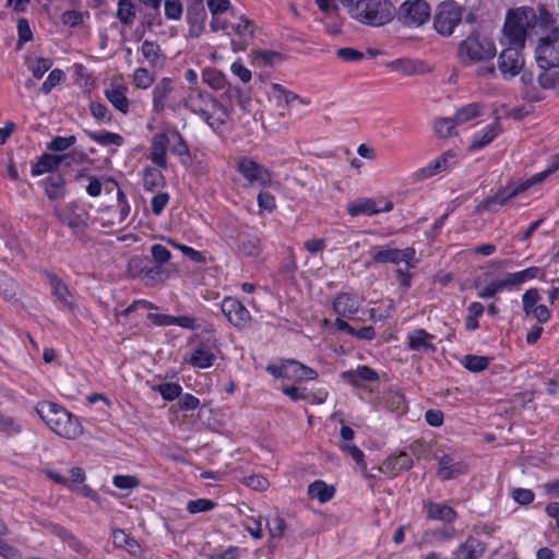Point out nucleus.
Returning <instances> with one entry per match:
<instances>
[{
  "label": "nucleus",
  "mask_w": 559,
  "mask_h": 559,
  "mask_svg": "<svg viewBox=\"0 0 559 559\" xmlns=\"http://www.w3.org/2000/svg\"><path fill=\"white\" fill-rule=\"evenodd\" d=\"M49 284L51 286L52 295L55 296L59 307L73 311L75 306L74 296L69 290L68 286L55 274H49Z\"/></svg>",
  "instance_id": "5701e85b"
},
{
  "label": "nucleus",
  "mask_w": 559,
  "mask_h": 559,
  "mask_svg": "<svg viewBox=\"0 0 559 559\" xmlns=\"http://www.w3.org/2000/svg\"><path fill=\"white\" fill-rule=\"evenodd\" d=\"M539 86L544 90H550L559 85V72H549L544 70L537 78Z\"/></svg>",
  "instance_id": "69168bd1"
},
{
  "label": "nucleus",
  "mask_w": 559,
  "mask_h": 559,
  "mask_svg": "<svg viewBox=\"0 0 559 559\" xmlns=\"http://www.w3.org/2000/svg\"><path fill=\"white\" fill-rule=\"evenodd\" d=\"M523 46L508 45L498 57V69L508 80L518 75L524 67Z\"/></svg>",
  "instance_id": "4468645a"
},
{
  "label": "nucleus",
  "mask_w": 559,
  "mask_h": 559,
  "mask_svg": "<svg viewBox=\"0 0 559 559\" xmlns=\"http://www.w3.org/2000/svg\"><path fill=\"white\" fill-rule=\"evenodd\" d=\"M395 13L396 10L389 0H357L348 7L352 19L373 27L388 24Z\"/></svg>",
  "instance_id": "7ed1b4c3"
},
{
  "label": "nucleus",
  "mask_w": 559,
  "mask_h": 559,
  "mask_svg": "<svg viewBox=\"0 0 559 559\" xmlns=\"http://www.w3.org/2000/svg\"><path fill=\"white\" fill-rule=\"evenodd\" d=\"M169 138L171 139L170 142V151L173 154L178 155L183 158L189 157V148L186 144L185 140L182 139L181 134L178 130L174 129L167 132Z\"/></svg>",
  "instance_id": "49530a36"
},
{
  "label": "nucleus",
  "mask_w": 559,
  "mask_h": 559,
  "mask_svg": "<svg viewBox=\"0 0 559 559\" xmlns=\"http://www.w3.org/2000/svg\"><path fill=\"white\" fill-rule=\"evenodd\" d=\"M84 133L92 141L96 142L97 144H99L102 146H109V145L121 146L124 142L123 138L120 134L110 132V131L95 132V131L84 130Z\"/></svg>",
  "instance_id": "4c0bfd02"
},
{
  "label": "nucleus",
  "mask_w": 559,
  "mask_h": 559,
  "mask_svg": "<svg viewBox=\"0 0 559 559\" xmlns=\"http://www.w3.org/2000/svg\"><path fill=\"white\" fill-rule=\"evenodd\" d=\"M171 139L167 132H160L153 136L150 159L160 168L167 166V147Z\"/></svg>",
  "instance_id": "a878e982"
},
{
  "label": "nucleus",
  "mask_w": 559,
  "mask_h": 559,
  "mask_svg": "<svg viewBox=\"0 0 559 559\" xmlns=\"http://www.w3.org/2000/svg\"><path fill=\"white\" fill-rule=\"evenodd\" d=\"M127 87L123 85H111L105 90L107 100L121 114L126 115L130 110V100L127 97Z\"/></svg>",
  "instance_id": "7c9ffc66"
},
{
  "label": "nucleus",
  "mask_w": 559,
  "mask_h": 559,
  "mask_svg": "<svg viewBox=\"0 0 559 559\" xmlns=\"http://www.w3.org/2000/svg\"><path fill=\"white\" fill-rule=\"evenodd\" d=\"M266 371L275 378H285L293 381H309L318 377L314 369L293 359L270 364Z\"/></svg>",
  "instance_id": "6e6552de"
},
{
  "label": "nucleus",
  "mask_w": 559,
  "mask_h": 559,
  "mask_svg": "<svg viewBox=\"0 0 559 559\" xmlns=\"http://www.w3.org/2000/svg\"><path fill=\"white\" fill-rule=\"evenodd\" d=\"M347 213L353 216L367 215L372 216L382 212H390L393 210V202L390 200L376 201L370 198H359L349 202L346 206Z\"/></svg>",
  "instance_id": "dca6fc26"
},
{
  "label": "nucleus",
  "mask_w": 559,
  "mask_h": 559,
  "mask_svg": "<svg viewBox=\"0 0 559 559\" xmlns=\"http://www.w3.org/2000/svg\"><path fill=\"white\" fill-rule=\"evenodd\" d=\"M558 169L559 154H554L549 157L547 167L543 171L536 173L532 177H530L528 181L532 186L540 183Z\"/></svg>",
  "instance_id": "a18cd8bd"
},
{
  "label": "nucleus",
  "mask_w": 559,
  "mask_h": 559,
  "mask_svg": "<svg viewBox=\"0 0 559 559\" xmlns=\"http://www.w3.org/2000/svg\"><path fill=\"white\" fill-rule=\"evenodd\" d=\"M436 460L438 461L437 476L442 481L456 478L468 472V464L456 452L437 454Z\"/></svg>",
  "instance_id": "ddd939ff"
},
{
  "label": "nucleus",
  "mask_w": 559,
  "mask_h": 559,
  "mask_svg": "<svg viewBox=\"0 0 559 559\" xmlns=\"http://www.w3.org/2000/svg\"><path fill=\"white\" fill-rule=\"evenodd\" d=\"M154 74L146 68H136L132 74V82L136 88L147 90L154 83Z\"/></svg>",
  "instance_id": "de8ad7c7"
},
{
  "label": "nucleus",
  "mask_w": 559,
  "mask_h": 559,
  "mask_svg": "<svg viewBox=\"0 0 559 559\" xmlns=\"http://www.w3.org/2000/svg\"><path fill=\"white\" fill-rule=\"evenodd\" d=\"M272 90L275 98L278 102H283L286 105H290L294 100H299L300 103H304V100L297 94L289 90H286L281 84H273Z\"/></svg>",
  "instance_id": "4d7b16f0"
},
{
  "label": "nucleus",
  "mask_w": 559,
  "mask_h": 559,
  "mask_svg": "<svg viewBox=\"0 0 559 559\" xmlns=\"http://www.w3.org/2000/svg\"><path fill=\"white\" fill-rule=\"evenodd\" d=\"M178 99L176 96V83L170 78L160 79L152 90V108L155 114L166 109L176 110Z\"/></svg>",
  "instance_id": "1a4fd4ad"
},
{
  "label": "nucleus",
  "mask_w": 559,
  "mask_h": 559,
  "mask_svg": "<svg viewBox=\"0 0 559 559\" xmlns=\"http://www.w3.org/2000/svg\"><path fill=\"white\" fill-rule=\"evenodd\" d=\"M335 493L333 486L326 485L323 480H316L308 486V495L321 503L330 501Z\"/></svg>",
  "instance_id": "e433bc0d"
},
{
  "label": "nucleus",
  "mask_w": 559,
  "mask_h": 559,
  "mask_svg": "<svg viewBox=\"0 0 559 559\" xmlns=\"http://www.w3.org/2000/svg\"><path fill=\"white\" fill-rule=\"evenodd\" d=\"M415 258V250L413 248L405 249H380L373 254V262L376 263H400L405 262L412 266L411 261Z\"/></svg>",
  "instance_id": "4be33fe9"
},
{
  "label": "nucleus",
  "mask_w": 559,
  "mask_h": 559,
  "mask_svg": "<svg viewBox=\"0 0 559 559\" xmlns=\"http://www.w3.org/2000/svg\"><path fill=\"white\" fill-rule=\"evenodd\" d=\"M536 12L528 7L510 10L503 26V40L506 45L523 46L527 32L536 25Z\"/></svg>",
  "instance_id": "39448f33"
},
{
  "label": "nucleus",
  "mask_w": 559,
  "mask_h": 559,
  "mask_svg": "<svg viewBox=\"0 0 559 559\" xmlns=\"http://www.w3.org/2000/svg\"><path fill=\"white\" fill-rule=\"evenodd\" d=\"M463 365L472 372H480L488 367L489 359L485 356L466 355Z\"/></svg>",
  "instance_id": "3c124183"
},
{
  "label": "nucleus",
  "mask_w": 559,
  "mask_h": 559,
  "mask_svg": "<svg viewBox=\"0 0 559 559\" xmlns=\"http://www.w3.org/2000/svg\"><path fill=\"white\" fill-rule=\"evenodd\" d=\"M157 390L165 401H174L180 397L182 388L175 382H165L159 384Z\"/></svg>",
  "instance_id": "5fc2aeb1"
},
{
  "label": "nucleus",
  "mask_w": 559,
  "mask_h": 559,
  "mask_svg": "<svg viewBox=\"0 0 559 559\" xmlns=\"http://www.w3.org/2000/svg\"><path fill=\"white\" fill-rule=\"evenodd\" d=\"M221 310L227 320L237 329L247 328L251 322L249 310L234 297H225Z\"/></svg>",
  "instance_id": "f3484780"
},
{
  "label": "nucleus",
  "mask_w": 559,
  "mask_h": 559,
  "mask_svg": "<svg viewBox=\"0 0 559 559\" xmlns=\"http://www.w3.org/2000/svg\"><path fill=\"white\" fill-rule=\"evenodd\" d=\"M63 78H64V73H63L62 70L53 69L52 71H50V73L48 74L47 79L41 84L40 91L44 94L50 93V91L55 86H57L62 81Z\"/></svg>",
  "instance_id": "774afa93"
},
{
  "label": "nucleus",
  "mask_w": 559,
  "mask_h": 559,
  "mask_svg": "<svg viewBox=\"0 0 559 559\" xmlns=\"http://www.w3.org/2000/svg\"><path fill=\"white\" fill-rule=\"evenodd\" d=\"M164 12L168 20H180L183 7L180 0H164Z\"/></svg>",
  "instance_id": "052dcab7"
},
{
  "label": "nucleus",
  "mask_w": 559,
  "mask_h": 559,
  "mask_svg": "<svg viewBox=\"0 0 559 559\" xmlns=\"http://www.w3.org/2000/svg\"><path fill=\"white\" fill-rule=\"evenodd\" d=\"M188 108L198 115L214 131L225 126L233 111L231 104H224L207 93L191 91L187 99Z\"/></svg>",
  "instance_id": "f257e3e1"
},
{
  "label": "nucleus",
  "mask_w": 559,
  "mask_h": 559,
  "mask_svg": "<svg viewBox=\"0 0 559 559\" xmlns=\"http://www.w3.org/2000/svg\"><path fill=\"white\" fill-rule=\"evenodd\" d=\"M36 413L60 437L75 439L82 432L78 418L56 403L41 401L36 406Z\"/></svg>",
  "instance_id": "f03ea898"
},
{
  "label": "nucleus",
  "mask_w": 559,
  "mask_h": 559,
  "mask_svg": "<svg viewBox=\"0 0 559 559\" xmlns=\"http://www.w3.org/2000/svg\"><path fill=\"white\" fill-rule=\"evenodd\" d=\"M540 295L537 288H530L522 295V307L526 317L539 323L549 321L551 314L547 306L539 304Z\"/></svg>",
  "instance_id": "a211bd4d"
},
{
  "label": "nucleus",
  "mask_w": 559,
  "mask_h": 559,
  "mask_svg": "<svg viewBox=\"0 0 559 559\" xmlns=\"http://www.w3.org/2000/svg\"><path fill=\"white\" fill-rule=\"evenodd\" d=\"M118 20L126 24L131 25L135 17V9L131 0H119L117 10Z\"/></svg>",
  "instance_id": "09e8293b"
},
{
  "label": "nucleus",
  "mask_w": 559,
  "mask_h": 559,
  "mask_svg": "<svg viewBox=\"0 0 559 559\" xmlns=\"http://www.w3.org/2000/svg\"><path fill=\"white\" fill-rule=\"evenodd\" d=\"M433 338L426 330L416 329L407 334V346L411 350L435 353L437 348L432 343Z\"/></svg>",
  "instance_id": "b1692460"
},
{
  "label": "nucleus",
  "mask_w": 559,
  "mask_h": 559,
  "mask_svg": "<svg viewBox=\"0 0 559 559\" xmlns=\"http://www.w3.org/2000/svg\"><path fill=\"white\" fill-rule=\"evenodd\" d=\"M542 273L537 266H531L525 270L508 273L503 278L497 280L500 292L512 290L520 287L530 280H534Z\"/></svg>",
  "instance_id": "aec40b11"
},
{
  "label": "nucleus",
  "mask_w": 559,
  "mask_h": 559,
  "mask_svg": "<svg viewBox=\"0 0 559 559\" xmlns=\"http://www.w3.org/2000/svg\"><path fill=\"white\" fill-rule=\"evenodd\" d=\"M412 466V457L406 452H401L397 455L388 457L379 469L396 475L402 471L409 469Z\"/></svg>",
  "instance_id": "c9c22d12"
},
{
  "label": "nucleus",
  "mask_w": 559,
  "mask_h": 559,
  "mask_svg": "<svg viewBox=\"0 0 559 559\" xmlns=\"http://www.w3.org/2000/svg\"><path fill=\"white\" fill-rule=\"evenodd\" d=\"M460 124L455 116L453 118H439L435 121V132L440 138H450L455 134V128Z\"/></svg>",
  "instance_id": "37998d69"
},
{
  "label": "nucleus",
  "mask_w": 559,
  "mask_h": 559,
  "mask_svg": "<svg viewBox=\"0 0 559 559\" xmlns=\"http://www.w3.org/2000/svg\"><path fill=\"white\" fill-rule=\"evenodd\" d=\"M344 381L350 383L354 386L361 385V382H373L379 379L378 373L370 367L362 365L358 366L354 370H347L342 373Z\"/></svg>",
  "instance_id": "c756f323"
},
{
  "label": "nucleus",
  "mask_w": 559,
  "mask_h": 559,
  "mask_svg": "<svg viewBox=\"0 0 559 559\" xmlns=\"http://www.w3.org/2000/svg\"><path fill=\"white\" fill-rule=\"evenodd\" d=\"M234 17L235 22H226L227 28L233 32L231 47L234 51H243L253 40L254 25L243 15Z\"/></svg>",
  "instance_id": "2eb2a0df"
},
{
  "label": "nucleus",
  "mask_w": 559,
  "mask_h": 559,
  "mask_svg": "<svg viewBox=\"0 0 559 559\" xmlns=\"http://www.w3.org/2000/svg\"><path fill=\"white\" fill-rule=\"evenodd\" d=\"M40 183L51 201L63 199L67 194L66 178L60 174H52Z\"/></svg>",
  "instance_id": "cd10ccee"
},
{
  "label": "nucleus",
  "mask_w": 559,
  "mask_h": 559,
  "mask_svg": "<svg viewBox=\"0 0 559 559\" xmlns=\"http://www.w3.org/2000/svg\"><path fill=\"white\" fill-rule=\"evenodd\" d=\"M76 143V138L74 135L70 136H53L49 143H47V148L52 152H63Z\"/></svg>",
  "instance_id": "864d4df0"
},
{
  "label": "nucleus",
  "mask_w": 559,
  "mask_h": 559,
  "mask_svg": "<svg viewBox=\"0 0 559 559\" xmlns=\"http://www.w3.org/2000/svg\"><path fill=\"white\" fill-rule=\"evenodd\" d=\"M479 114L480 107L477 104H468L456 111L455 118L459 123H465Z\"/></svg>",
  "instance_id": "680f3d73"
},
{
  "label": "nucleus",
  "mask_w": 559,
  "mask_h": 559,
  "mask_svg": "<svg viewBox=\"0 0 559 559\" xmlns=\"http://www.w3.org/2000/svg\"><path fill=\"white\" fill-rule=\"evenodd\" d=\"M362 298L355 294L340 293L333 300V310L340 317L353 320L359 312Z\"/></svg>",
  "instance_id": "6ab92c4d"
},
{
  "label": "nucleus",
  "mask_w": 559,
  "mask_h": 559,
  "mask_svg": "<svg viewBox=\"0 0 559 559\" xmlns=\"http://www.w3.org/2000/svg\"><path fill=\"white\" fill-rule=\"evenodd\" d=\"M237 171L243 177L249 187H270L272 174L263 165L249 157H241L237 162Z\"/></svg>",
  "instance_id": "9b49d317"
},
{
  "label": "nucleus",
  "mask_w": 559,
  "mask_h": 559,
  "mask_svg": "<svg viewBox=\"0 0 559 559\" xmlns=\"http://www.w3.org/2000/svg\"><path fill=\"white\" fill-rule=\"evenodd\" d=\"M53 532L63 540V543L75 551L79 556L85 557L88 554L87 548L70 532L60 526H55Z\"/></svg>",
  "instance_id": "79ce46f5"
},
{
  "label": "nucleus",
  "mask_w": 559,
  "mask_h": 559,
  "mask_svg": "<svg viewBox=\"0 0 559 559\" xmlns=\"http://www.w3.org/2000/svg\"><path fill=\"white\" fill-rule=\"evenodd\" d=\"M385 405L392 412L404 413L406 409L405 396L399 391H389L385 396Z\"/></svg>",
  "instance_id": "8fccbe9b"
},
{
  "label": "nucleus",
  "mask_w": 559,
  "mask_h": 559,
  "mask_svg": "<svg viewBox=\"0 0 559 559\" xmlns=\"http://www.w3.org/2000/svg\"><path fill=\"white\" fill-rule=\"evenodd\" d=\"M266 526L272 538L283 537L286 530V523L284 519L278 515L269 519Z\"/></svg>",
  "instance_id": "0e129e2a"
},
{
  "label": "nucleus",
  "mask_w": 559,
  "mask_h": 559,
  "mask_svg": "<svg viewBox=\"0 0 559 559\" xmlns=\"http://www.w3.org/2000/svg\"><path fill=\"white\" fill-rule=\"evenodd\" d=\"M112 543L116 547L127 548L129 551H132L135 547H138L136 542L130 538L128 534L122 530L112 531Z\"/></svg>",
  "instance_id": "13d9d810"
},
{
  "label": "nucleus",
  "mask_w": 559,
  "mask_h": 559,
  "mask_svg": "<svg viewBox=\"0 0 559 559\" xmlns=\"http://www.w3.org/2000/svg\"><path fill=\"white\" fill-rule=\"evenodd\" d=\"M22 431L21 424L13 417L0 413V432L8 436L17 435Z\"/></svg>",
  "instance_id": "603ef678"
},
{
  "label": "nucleus",
  "mask_w": 559,
  "mask_h": 559,
  "mask_svg": "<svg viewBox=\"0 0 559 559\" xmlns=\"http://www.w3.org/2000/svg\"><path fill=\"white\" fill-rule=\"evenodd\" d=\"M535 55L539 68L548 70L559 67V28H552L539 38Z\"/></svg>",
  "instance_id": "0eeeda50"
},
{
  "label": "nucleus",
  "mask_w": 559,
  "mask_h": 559,
  "mask_svg": "<svg viewBox=\"0 0 559 559\" xmlns=\"http://www.w3.org/2000/svg\"><path fill=\"white\" fill-rule=\"evenodd\" d=\"M112 484L119 489L131 490L140 485V480L133 475H116L112 478Z\"/></svg>",
  "instance_id": "e2e57ef3"
},
{
  "label": "nucleus",
  "mask_w": 559,
  "mask_h": 559,
  "mask_svg": "<svg viewBox=\"0 0 559 559\" xmlns=\"http://www.w3.org/2000/svg\"><path fill=\"white\" fill-rule=\"evenodd\" d=\"M214 354L210 349L201 346L194 349L188 362L195 368L205 369L210 368L214 364Z\"/></svg>",
  "instance_id": "58836bf2"
},
{
  "label": "nucleus",
  "mask_w": 559,
  "mask_h": 559,
  "mask_svg": "<svg viewBox=\"0 0 559 559\" xmlns=\"http://www.w3.org/2000/svg\"><path fill=\"white\" fill-rule=\"evenodd\" d=\"M500 133L499 123L493 122L486 126L473 135L469 144L471 151H478L491 143Z\"/></svg>",
  "instance_id": "473e14b6"
},
{
  "label": "nucleus",
  "mask_w": 559,
  "mask_h": 559,
  "mask_svg": "<svg viewBox=\"0 0 559 559\" xmlns=\"http://www.w3.org/2000/svg\"><path fill=\"white\" fill-rule=\"evenodd\" d=\"M63 157L64 156L62 155H53L49 153L41 154L37 162L32 165L31 175L33 177H38L58 169Z\"/></svg>",
  "instance_id": "2f4dec72"
},
{
  "label": "nucleus",
  "mask_w": 559,
  "mask_h": 559,
  "mask_svg": "<svg viewBox=\"0 0 559 559\" xmlns=\"http://www.w3.org/2000/svg\"><path fill=\"white\" fill-rule=\"evenodd\" d=\"M207 8L212 14L211 28L215 32L219 29H227L226 22H221L218 15L225 12H230L235 16L234 9L229 0H207Z\"/></svg>",
  "instance_id": "c85d7f7f"
},
{
  "label": "nucleus",
  "mask_w": 559,
  "mask_h": 559,
  "mask_svg": "<svg viewBox=\"0 0 559 559\" xmlns=\"http://www.w3.org/2000/svg\"><path fill=\"white\" fill-rule=\"evenodd\" d=\"M238 250L247 257H258L261 251V239L255 234L242 233L238 236Z\"/></svg>",
  "instance_id": "f704fd0d"
},
{
  "label": "nucleus",
  "mask_w": 559,
  "mask_h": 559,
  "mask_svg": "<svg viewBox=\"0 0 559 559\" xmlns=\"http://www.w3.org/2000/svg\"><path fill=\"white\" fill-rule=\"evenodd\" d=\"M424 511L427 519L444 523H452L457 516L456 511L452 507L430 500L424 501Z\"/></svg>",
  "instance_id": "393cba45"
},
{
  "label": "nucleus",
  "mask_w": 559,
  "mask_h": 559,
  "mask_svg": "<svg viewBox=\"0 0 559 559\" xmlns=\"http://www.w3.org/2000/svg\"><path fill=\"white\" fill-rule=\"evenodd\" d=\"M254 61L261 66H274L282 61V55L273 50H258L254 52Z\"/></svg>",
  "instance_id": "6e6d98bb"
},
{
  "label": "nucleus",
  "mask_w": 559,
  "mask_h": 559,
  "mask_svg": "<svg viewBox=\"0 0 559 559\" xmlns=\"http://www.w3.org/2000/svg\"><path fill=\"white\" fill-rule=\"evenodd\" d=\"M496 53L495 41L478 32L471 33L457 47V58L466 67L490 62Z\"/></svg>",
  "instance_id": "20e7f679"
},
{
  "label": "nucleus",
  "mask_w": 559,
  "mask_h": 559,
  "mask_svg": "<svg viewBox=\"0 0 559 559\" xmlns=\"http://www.w3.org/2000/svg\"><path fill=\"white\" fill-rule=\"evenodd\" d=\"M395 14L406 26H420L430 17V5L425 0H406Z\"/></svg>",
  "instance_id": "f8f14e48"
},
{
  "label": "nucleus",
  "mask_w": 559,
  "mask_h": 559,
  "mask_svg": "<svg viewBox=\"0 0 559 559\" xmlns=\"http://www.w3.org/2000/svg\"><path fill=\"white\" fill-rule=\"evenodd\" d=\"M52 214L60 225L68 227L75 236L84 234L88 228L90 212L79 201L57 203L52 207Z\"/></svg>",
  "instance_id": "423d86ee"
},
{
  "label": "nucleus",
  "mask_w": 559,
  "mask_h": 559,
  "mask_svg": "<svg viewBox=\"0 0 559 559\" xmlns=\"http://www.w3.org/2000/svg\"><path fill=\"white\" fill-rule=\"evenodd\" d=\"M462 21V8L454 1L442 2L433 20L435 29L442 36H450Z\"/></svg>",
  "instance_id": "9d476101"
},
{
  "label": "nucleus",
  "mask_w": 559,
  "mask_h": 559,
  "mask_svg": "<svg viewBox=\"0 0 559 559\" xmlns=\"http://www.w3.org/2000/svg\"><path fill=\"white\" fill-rule=\"evenodd\" d=\"M484 552V544L475 537H468L455 551L454 559H479Z\"/></svg>",
  "instance_id": "72a5a7b5"
},
{
  "label": "nucleus",
  "mask_w": 559,
  "mask_h": 559,
  "mask_svg": "<svg viewBox=\"0 0 559 559\" xmlns=\"http://www.w3.org/2000/svg\"><path fill=\"white\" fill-rule=\"evenodd\" d=\"M168 274L165 271L164 266L153 263V261L148 259V265L145 266L142 278L145 285L153 286L156 283L166 280Z\"/></svg>",
  "instance_id": "a19ab883"
},
{
  "label": "nucleus",
  "mask_w": 559,
  "mask_h": 559,
  "mask_svg": "<svg viewBox=\"0 0 559 559\" xmlns=\"http://www.w3.org/2000/svg\"><path fill=\"white\" fill-rule=\"evenodd\" d=\"M141 52L151 67H158L163 63L162 50L156 41L144 40Z\"/></svg>",
  "instance_id": "ea45409f"
},
{
  "label": "nucleus",
  "mask_w": 559,
  "mask_h": 559,
  "mask_svg": "<svg viewBox=\"0 0 559 559\" xmlns=\"http://www.w3.org/2000/svg\"><path fill=\"white\" fill-rule=\"evenodd\" d=\"M456 164V154L452 151H447L438 158L431 160L427 166L418 170L421 178H429L439 173H442Z\"/></svg>",
  "instance_id": "bb28decb"
},
{
  "label": "nucleus",
  "mask_w": 559,
  "mask_h": 559,
  "mask_svg": "<svg viewBox=\"0 0 559 559\" xmlns=\"http://www.w3.org/2000/svg\"><path fill=\"white\" fill-rule=\"evenodd\" d=\"M531 187L532 185L530 183L528 179L524 181L510 182L506 187L499 189L496 194L489 197L486 200V204L506 205L509 200L515 198Z\"/></svg>",
  "instance_id": "412c9836"
},
{
  "label": "nucleus",
  "mask_w": 559,
  "mask_h": 559,
  "mask_svg": "<svg viewBox=\"0 0 559 559\" xmlns=\"http://www.w3.org/2000/svg\"><path fill=\"white\" fill-rule=\"evenodd\" d=\"M151 254L154 261L153 263L162 266H164V264L167 263L171 258L170 251L160 243H155L151 247Z\"/></svg>",
  "instance_id": "338daca9"
},
{
  "label": "nucleus",
  "mask_w": 559,
  "mask_h": 559,
  "mask_svg": "<svg viewBox=\"0 0 559 559\" xmlns=\"http://www.w3.org/2000/svg\"><path fill=\"white\" fill-rule=\"evenodd\" d=\"M148 265V258L133 257L129 260L128 272L133 277L143 278L144 269Z\"/></svg>",
  "instance_id": "bf43d9fd"
},
{
  "label": "nucleus",
  "mask_w": 559,
  "mask_h": 559,
  "mask_svg": "<svg viewBox=\"0 0 559 559\" xmlns=\"http://www.w3.org/2000/svg\"><path fill=\"white\" fill-rule=\"evenodd\" d=\"M164 185V176L157 168L146 167L143 176V186L145 190L153 191Z\"/></svg>",
  "instance_id": "c03bdc74"
}]
</instances>
